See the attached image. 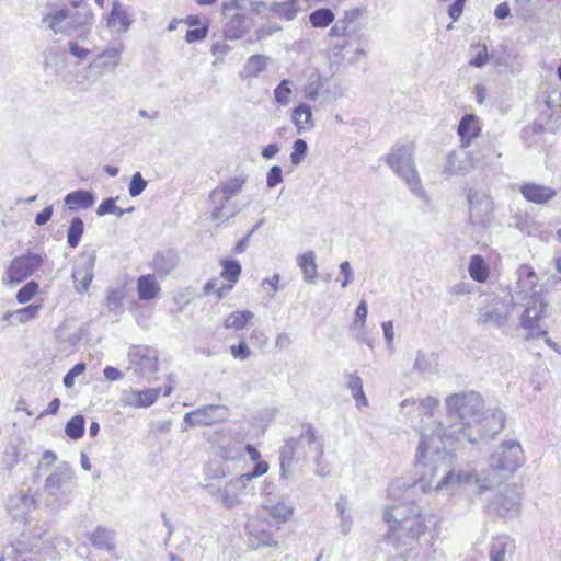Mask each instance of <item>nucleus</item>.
Returning a JSON list of instances; mask_svg holds the SVG:
<instances>
[{"label": "nucleus", "mask_w": 561, "mask_h": 561, "mask_svg": "<svg viewBox=\"0 0 561 561\" xmlns=\"http://www.w3.org/2000/svg\"><path fill=\"white\" fill-rule=\"evenodd\" d=\"M477 421L474 428L470 431L476 437L473 440H467L470 444H474L483 438H492L499 434L504 427L505 414L499 409L490 414H485L483 411Z\"/></svg>", "instance_id": "obj_13"}, {"label": "nucleus", "mask_w": 561, "mask_h": 561, "mask_svg": "<svg viewBox=\"0 0 561 561\" xmlns=\"http://www.w3.org/2000/svg\"><path fill=\"white\" fill-rule=\"evenodd\" d=\"M178 263L179 255L174 250H161L153 256L152 268L159 277L163 278L176 267Z\"/></svg>", "instance_id": "obj_21"}, {"label": "nucleus", "mask_w": 561, "mask_h": 561, "mask_svg": "<svg viewBox=\"0 0 561 561\" xmlns=\"http://www.w3.org/2000/svg\"><path fill=\"white\" fill-rule=\"evenodd\" d=\"M515 551V541L508 536L494 537L489 545L490 561H507Z\"/></svg>", "instance_id": "obj_20"}, {"label": "nucleus", "mask_w": 561, "mask_h": 561, "mask_svg": "<svg viewBox=\"0 0 561 561\" xmlns=\"http://www.w3.org/2000/svg\"><path fill=\"white\" fill-rule=\"evenodd\" d=\"M519 192L527 202L535 204H547L557 195L556 190L536 183L523 184Z\"/></svg>", "instance_id": "obj_19"}, {"label": "nucleus", "mask_w": 561, "mask_h": 561, "mask_svg": "<svg viewBox=\"0 0 561 561\" xmlns=\"http://www.w3.org/2000/svg\"><path fill=\"white\" fill-rule=\"evenodd\" d=\"M160 391V388H151L142 391L133 392L128 401V404L134 408H148L157 401Z\"/></svg>", "instance_id": "obj_33"}, {"label": "nucleus", "mask_w": 561, "mask_h": 561, "mask_svg": "<svg viewBox=\"0 0 561 561\" xmlns=\"http://www.w3.org/2000/svg\"><path fill=\"white\" fill-rule=\"evenodd\" d=\"M268 471V463L264 460H257L255 461V465L252 469V471L243 473L242 476L248 482H251L253 479L259 478L263 474H265Z\"/></svg>", "instance_id": "obj_59"}, {"label": "nucleus", "mask_w": 561, "mask_h": 561, "mask_svg": "<svg viewBox=\"0 0 561 561\" xmlns=\"http://www.w3.org/2000/svg\"><path fill=\"white\" fill-rule=\"evenodd\" d=\"M125 297V291L123 288H112L107 291L106 295V307L112 311H116L122 307V301Z\"/></svg>", "instance_id": "obj_51"}, {"label": "nucleus", "mask_w": 561, "mask_h": 561, "mask_svg": "<svg viewBox=\"0 0 561 561\" xmlns=\"http://www.w3.org/2000/svg\"><path fill=\"white\" fill-rule=\"evenodd\" d=\"M84 431H85V420L80 414L71 417L65 426L66 435L75 440L81 438L84 434Z\"/></svg>", "instance_id": "obj_42"}, {"label": "nucleus", "mask_w": 561, "mask_h": 561, "mask_svg": "<svg viewBox=\"0 0 561 561\" xmlns=\"http://www.w3.org/2000/svg\"><path fill=\"white\" fill-rule=\"evenodd\" d=\"M308 152V142H294V150L290 154V161L294 165L302 162Z\"/></svg>", "instance_id": "obj_58"}, {"label": "nucleus", "mask_w": 561, "mask_h": 561, "mask_svg": "<svg viewBox=\"0 0 561 561\" xmlns=\"http://www.w3.org/2000/svg\"><path fill=\"white\" fill-rule=\"evenodd\" d=\"M293 82L288 79H283L274 90L275 101L280 105H287L289 103V96L291 94Z\"/></svg>", "instance_id": "obj_49"}, {"label": "nucleus", "mask_w": 561, "mask_h": 561, "mask_svg": "<svg viewBox=\"0 0 561 561\" xmlns=\"http://www.w3.org/2000/svg\"><path fill=\"white\" fill-rule=\"evenodd\" d=\"M64 203L68 206L69 210L77 211L79 209H88L95 203V196L92 192L87 190H77L68 193L64 197Z\"/></svg>", "instance_id": "obj_24"}, {"label": "nucleus", "mask_w": 561, "mask_h": 561, "mask_svg": "<svg viewBox=\"0 0 561 561\" xmlns=\"http://www.w3.org/2000/svg\"><path fill=\"white\" fill-rule=\"evenodd\" d=\"M283 182V171L279 165H273L266 176L267 187L273 188Z\"/></svg>", "instance_id": "obj_61"}, {"label": "nucleus", "mask_w": 561, "mask_h": 561, "mask_svg": "<svg viewBox=\"0 0 561 561\" xmlns=\"http://www.w3.org/2000/svg\"><path fill=\"white\" fill-rule=\"evenodd\" d=\"M85 370V364L83 362L77 363L62 379L66 388H71L75 383V378L83 374Z\"/></svg>", "instance_id": "obj_56"}, {"label": "nucleus", "mask_w": 561, "mask_h": 561, "mask_svg": "<svg viewBox=\"0 0 561 561\" xmlns=\"http://www.w3.org/2000/svg\"><path fill=\"white\" fill-rule=\"evenodd\" d=\"M254 313L249 310L234 311L224 322L226 329L242 330L252 320Z\"/></svg>", "instance_id": "obj_39"}, {"label": "nucleus", "mask_w": 561, "mask_h": 561, "mask_svg": "<svg viewBox=\"0 0 561 561\" xmlns=\"http://www.w3.org/2000/svg\"><path fill=\"white\" fill-rule=\"evenodd\" d=\"M467 199L470 222L478 226L488 225L492 220L494 210L490 187L486 185L470 187Z\"/></svg>", "instance_id": "obj_9"}, {"label": "nucleus", "mask_w": 561, "mask_h": 561, "mask_svg": "<svg viewBox=\"0 0 561 561\" xmlns=\"http://www.w3.org/2000/svg\"><path fill=\"white\" fill-rule=\"evenodd\" d=\"M413 151L412 142L402 145L387 154L386 162L404 181L413 195L428 202V195L422 186L421 178L414 164Z\"/></svg>", "instance_id": "obj_5"}, {"label": "nucleus", "mask_w": 561, "mask_h": 561, "mask_svg": "<svg viewBox=\"0 0 561 561\" xmlns=\"http://www.w3.org/2000/svg\"><path fill=\"white\" fill-rule=\"evenodd\" d=\"M347 388L358 405H367L368 401L364 393L363 381L357 373L348 375Z\"/></svg>", "instance_id": "obj_40"}, {"label": "nucleus", "mask_w": 561, "mask_h": 561, "mask_svg": "<svg viewBox=\"0 0 561 561\" xmlns=\"http://www.w3.org/2000/svg\"><path fill=\"white\" fill-rule=\"evenodd\" d=\"M479 142H461L447 156L444 173L448 175L467 173L481 163H490L491 159L482 153Z\"/></svg>", "instance_id": "obj_6"}, {"label": "nucleus", "mask_w": 561, "mask_h": 561, "mask_svg": "<svg viewBox=\"0 0 561 561\" xmlns=\"http://www.w3.org/2000/svg\"><path fill=\"white\" fill-rule=\"evenodd\" d=\"M528 291L525 299V309L520 314L519 325L524 330H528L527 340L539 339L540 336L548 335L547 330L539 328V321L543 317L548 302L537 293Z\"/></svg>", "instance_id": "obj_8"}, {"label": "nucleus", "mask_w": 561, "mask_h": 561, "mask_svg": "<svg viewBox=\"0 0 561 561\" xmlns=\"http://www.w3.org/2000/svg\"><path fill=\"white\" fill-rule=\"evenodd\" d=\"M266 510L268 515L279 523L287 522L294 513V507L284 502L267 506Z\"/></svg>", "instance_id": "obj_45"}, {"label": "nucleus", "mask_w": 561, "mask_h": 561, "mask_svg": "<svg viewBox=\"0 0 561 561\" xmlns=\"http://www.w3.org/2000/svg\"><path fill=\"white\" fill-rule=\"evenodd\" d=\"M90 540L99 550L112 551L115 548L113 533L101 526L91 533Z\"/></svg>", "instance_id": "obj_32"}, {"label": "nucleus", "mask_w": 561, "mask_h": 561, "mask_svg": "<svg viewBox=\"0 0 561 561\" xmlns=\"http://www.w3.org/2000/svg\"><path fill=\"white\" fill-rule=\"evenodd\" d=\"M41 309L39 305H28L14 311L15 322L25 323L38 314Z\"/></svg>", "instance_id": "obj_52"}, {"label": "nucleus", "mask_w": 561, "mask_h": 561, "mask_svg": "<svg viewBox=\"0 0 561 561\" xmlns=\"http://www.w3.org/2000/svg\"><path fill=\"white\" fill-rule=\"evenodd\" d=\"M460 140H472L480 133L478 118L473 114H466L458 124L457 129Z\"/></svg>", "instance_id": "obj_30"}, {"label": "nucleus", "mask_w": 561, "mask_h": 561, "mask_svg": "<svg viewBox=\"0 0 561 561\" xmlns=\"http://www.w3.org/2000/svg\"><path fill=\"white\" fill-rule=\"evenodd\" d=\"M233 197L225 195L221 192L218 194L217 190H213L209 194V202L213 206L211 218L217 221L218 225L229 221L236 217L242 207L237 201H232Z\"/></svg>", "instance_id": "obj_14"}, {"label": "nucleus", "mask_w": 561, "mask_h": 561, "mask_svg": "<svg viewBox=\"0 0 561 561\" xmlns=\"http://www.w3.org/2000/svg\"><path fill=\"white\" fill-rule=\"evenodd\" d=\"M533 0H514V10L523 20H528L533 14Z\"/></svg>", "instance_id": "obj_55"}, {"label": "nucleus", "mask_w": 561, "mask_h": 561, "mask_svg": "<svg viewBox=\"0 0 561 561\" xmlns=\"http://www.w3.org/2000/svg\"><path fill=\"white\" fill-rule=\"evenodd\" d=\"M340 274L343 276L341 280L342 288H346L353 279V270L348 261L340 264Z\"/></svg>", "instance_id": "obj_63"}, {"label": "nucleus", "mask_w": 561, "mask_h": 561, "mask_svg": "<svg viewBox=\"0 0 561 561\" xmlns=\"http://www.w3.org/2000/svg\"><path fill=\"white\" fill-rule=\"evenodd\" d=\"M37 558L32 551H26L25 545L21 541L9 545L3 549L0 561H36Z\"/></svg>", "instance_id": "obj_29"}, {"label": "nucleus", "mask_w": 561, "mask_h": 561, "mask_svg": "<svg viewBox=\"0 0 561 561\" xmlns=\"http://www.w3.org/2000/svg\"><path fill=\"white\" fill-rule=\"evenodd\" d=\"M248 181V176L240 174L229 180L221 182L219 185L215 187L218 191V194L221 192L225 195H229L231 197L237 196L243 188L244 184Z\"/></svg>", "instance_id": "obj_34"}, {"label": "nucleus", "mask_w": 561, "mask_h": 561, "mask_svg": "<svg viewBox=\"0 0 561 561\" xmlns=\"http://www.w3.org/2000/svg\"><path fill=\"white\" fill-rule=\"evenodd\" d=\"M93 22V14L90 11H71L70 10V30L71 35L76 32H78L77 36L79 38H85L88 35V28L87 26L91 25Z\"/></svg>", "instance_id": "obj_27"}, {"label": "nucleus", "mask_w": 561, "mask_h": 561, "mask_svg": "<svg viewBox=\"0 0 561 561\" xmlns=\"http://www.w3.org/2000/svg\"><path fill=\"white\" fill-rule=\"evenodd\" d=\"M249 482L241 474L228 481L224 488H218L214 495L218 496L226 508H233L241 504V494Z\"/></svg>", "instance_id": "obj_15"}, {"label": "nucleus", "mask_w": 561, "mask_h": 561, "mask_svg": "<svg viewBox=\"0 0 561 561\" xmlns=\"http://www.w3.org/2000/svg\"><path fill=\"white\" fill-rule=\"evenodd\" d=\"M201 412V424L204 426L214 425L219 422H225L230 415V410L224 404H206L198 408Z\"/></svg>", "instance_id": "obj_23"}, {"label": "nucleus", "mask_w": 561, "mask_h": 561, "mask_svg": "<svg viewBox=\"0 0 561 561\" xmlns=\"http://www.w3.org/2000/svg\"><path fill=\"white\" fill-rule=\"evenodd\" d=\"M230 353L234 358H239L241 360L248 359L252 354L250 347L243 340L237 345H231Z\"/></svg>", "instance_id": "obj_60"}, {"label": "nucleus", "mask_w": 561, "mask_h": 561, "mask_svg": "<svg viewBox=\"0 0 561 561\" xmlns=\"http://www.w3.org/2000/svg\"><path fill=\"white\" fill-rule=\"evenodd\" d=\"M116 21L119 22L121 27L118 31L122 32H126L131 24V19L128 11L118 1L113 3V8L108 18V24L114 25Z\"/></svg>", "instance_id": "obj_35"}, {"label": "nucleus", "mask_w": 561, "mask_h": 561, "mask_svg": "<svg viewBox=\"0 0 561 561\" xmlns=\"http://www.w3.org/2000/svg\"><path fill=\"white\" fill-rule=\"evenodd\" d=\"M96 262V251L90 250L82 252L79 257L78 262L75 266H77L78 270L83 271L88 274H94V266Z\"/></svg>", "instance_id": "obj_47"}, {"label": "nucleus", "mask_w": 561, "mask_h": 561, "mask_svg": "<svg viewBox=\"0 0 561 561\" xmlns=\"http://www.w3.org/2000/svg\"><path fill=\"white\" fill-rule=\"evenodd\" d=\"M524 462V453L516 440H507L491 455L489 465L491 471L484 480L477 479L481 490H489L510 478Z\"/></svg>", "instance_id": "obj_4"}, {"label": "nucleus", "mask_w": 561, "mask_h": 561, "mask_svg": "<svg viewBox=\"0 0 561 561\" xmlns=\"http://www.w3.org/2000/svg\"><path fill=\"white\" fill-rule=\"evenodd\" d=\"M270 61V57L265 55H252L250 56L239 76L242 80L256 78L262 71H264Z\"/></svg>", "instance_id": "obj_25"}, {"label": "nucleus", "mask_w": 561, "mask_h": 561, "mask_svg": "<svg viewBox=\"0 0 561 561\" xmlns=\"http://www.w3.org/2000/svg\"><path fill=\"white\" fill-rule=\"evenodd\" d=\"M45 254L27 252L14 257L5 271L9 284H20L32 276L44 263Z\"/></svg>", "instance_id": "obj_10"}, {"label": "nucleus", "mask_w": 561, "mask_h": 561, "mask_svg": "<svg viewBox=\"0 0 561 561\" xmlns=\"http://www.w3.org/2000/svg\"><path fill=\"white\" fill-rule=\"evenodd\" d=\"M117 209V206L115 204V199L112 197H108L104 199L96 208V215L98 216H105L112 213H115Z\"/></svg>", "instance_id": "obj_64"}, {"label": "nucleus", "mask_w": 561, "mask_h": 561, "mask_svg": "<svg viewBox=\"0 0 561 561\" xmlns=\"http://www.w3.org/2000/svg\"><path fill=\"white\" fill-rule=\"evenodd\" d=\"M439 401L436 397L427 396L420 401L414 399H405L401 402V408H408L410 405L416 407L420 413L432 415L433 410L438 405Z\"/></svg>", "instance_id": "obj_36"}, {"label": "nucleus", "mask_w": 561, "mask_h": 561, "mask_svg": "<svg viewBox=\"0 0 561 561\" xmlns=\"http://www.w3.org/2000/svg\"><path fill=\"white\" fill-rule=\"evenodd\" d=\"M412 507L419 506L415 503H408L389 506L385 510L383 519L389 526L391 536H393V527H400L409 518Z\"/></svg>", "instance_id": "obj_22"}, {"label": "nucleus", "mask_w": 561, "mask_h": 561, "mask_svg": "<svg viewBox=\"0 0 561 561\" xmlns=\"http://www.w3.org/2000/svg\"><path fill=\"white\" fill-rule=\"evenodd\" d=\"M221 264L222 271L220 273V276L233 285L241 274L242 267L240 262L236 259H230L222 261Z\"/></svg>", "instance_id": "obj_44"}, {"label": "nucleus", "mask_w": 561, "mask_h": 561, "mask_svg": "<svg viewBox=\"0 0 561 561\" xmlns=\"http://www.w3.org/2000/svg\"><path fill=\"white\" fill-rule=\"evenodd\" d=\"M38 291V284L35 280H30L24 286H22L18 293H16V300L20 304H26L31 299L34 298V296Z\"/></svg>", "instance_id": "obj_50"}, {"label": "nucleus", "mask_w": 561, "mask_h": 561, "mask_svg": "<svg viewBox=\"0 0 561 561\" xmlns=\"http://www.w3.org/2000/svg\"><path fill=\"white\" fill-rule=\"evenodd\" d=\"M84 232V222L80 217H73L67 230V243L70 248L75 249L80 243L81 237Z\"/></svg>", "instance_id": "obj_38"}, {"label": "nucleus", "mask_w": 561, "mask_h": 561, "mask_svg": "<svg viewBox=\"0 0 561 561\" xmlns=\"http://www.w3.org/2000/svg\"><path fill=\"white\" fill-rule=\"evenodd\" d=\"M517 284L510 301L497 296L479 305L477 309V324L486 329H500L504 331L508 327L512 310L515 306H522L528 291L535 289L537 276L530 265H520L516 272Z\"/></svg>", "instance_id": "obj_2"}, {"label": "nucleus", "mask_w": 561, "mask_h": 561, "mask_svg": "<svg viewBox=\"0 0 561 561\" xmlns=\"http://www.w3.org/2000/svg\"><path fill=\"white\" fill-rule=\"evenodd\" d=\"M446 423H438L433 434H421L416 449V467H422L421 480L409 485L407 492L424 490L435 484V490L443 491L450 484L470 483V473L455 474L449 470L450 456L440 445L443 438L449 440H473L472 431L484 410V401L476 391L459 392L446 398Z\"/></svg>", "instance_id": "obj_1"}, {"label": "nucleus", "mask_w": 561, "mask_h": 561, "mask_svg": "<svg viewBox=\"0 0 561 561\" xmlns=\"http://www.w3.org/2000/svg\"><path fill=\"white\" fill-rule=\"evenodd\" d=\"M160 289V285L153 274L141 275L137 280V294L140 300L153 299Z\"/></svg>", "instance_id": "obj_28"}, {"label": "nucleus", "mask_w": 561, "mask_h": 561, "mask_svg": "<svg viewBox=\"0 0 561 561\" xmlns=\"http://www.w3.org/2000/svg\"><path fill=\"white\" fill-rule=\"evenodd\" d=\"M489 510L500 517H512L519 511V501L514 492L506 488L504 492L494 495L490 501Z\"/></svg>", "instance_id": "obj_16"}, {"label": "nucleus", "mask_w": 561, "mask_h": 561, "mask_svg": "<svg viewBox=\"0 0 561 561\" xmlns=\"http://www.w3.org/2000/svg\"><path fill=\"white\" fill-rule=\"evenodd\" d=\"M250 23L247 21V16L241 13H236L230 18L224 28V36L226 39H238L248 32Z\"/></svg>", "instance_id": "obj_26"}, {"label": "nucleus", "mask_w": 561, "mask_h": 561, "mask_svg": "<svg viewBox=\"0 0 561 561\" xmlns=\"http://www.w3.org/2000/svg\"><path fill=\"white\" fill-rule=\"evenodd\" d=\"M19 461V449L16 446H8L2 463L8 471H11Z\"/></svg>", "instance_id": "obj_57"}, {"label": "nucleus", "mask_w": 561, "mask_h": 561, "mask_svg": "<svg viewBox=\"0 0 561 561\" xmlns=\"http://www.w3.org/2000/svg\"><path fill=\"white\" fill-rule=\"evenodd\" d=\"M122 48L112 47L96 55L93 61L89 65L91 70H96L99 75L104 72H113L119 65Z\"/></svg>", "instance_id": "obj_17"}, {"label": "nucleus", "mask_w": 561, "mask_h": 561, "mask_svg": "<svg viewBox=\"0 0 561 561\" xmlns=\"http://www.w3.org/2000/svg\"><path fill=\"white\" fill-rule=\"evenodd\" d=\"M306 445H308V447L314 446L319 458H323V439L317 435V431L311 423H302L300 435L286 439L284 445L279 448L280 478H289L293 474V465L300 460H307Z\"/></svg>", "instance_id": "obj_3"}, {"label": "nucleus", "mask_w": 561, "mask_h": 561, "mask_svg": "<svg viewBox=\"0 0 561 561\" xmlns=\"http://www.w3.org/2000/svg\"><path fill=\"white\" fill-rule=\"evenodd\" d=\"M232 289V284H219L218 279H209L205 286L204 291L206 295L215 293L218 298H222L228 291Z\"/></svg>", "instance_id": "obj_53"}, {"label": "nucleus", "mask_w": 561, "mask_h": 561, "mask_svg": "<svg viewBox=\"0 0 561 561\" xmlns=\"http://www.w3.org/2000/svg\"><path fill=\"white\" fill-rule=\"evenodd\" d=\"M334 19V12L329 8L317 9L309 15V21L313 27H327Z\"/></svg>", "instance_id": "obj_41"}, {"label": "nucleus", "mask_w": 561, "mask_h": 561, "mask_svg": "<svg viewBox=\"0 0 561 561\" xmlns=\"http://www.w3.org/2000/svg\"><path fill=\"white\" fill-rule=\"evenodd\" d=\"M207 33H208L207 26H201V27L188 30L185 34V41L187 43L199 42L207 36Z\"/></svg>", "instance_id": "obj_62"}, {"label": "nucleus", "mask_w": 561, "mask_h": 561, "mask_svg": "<svg viewBox=\"0 0 561 561\" xmlns=\"http://www.w3.org/2000/svg\"><path fill=\"white\" fill-rule=\"evenodd\" d=\"M93 276L94 274H88L83 271L78 270L77 266H75L72 271L75 289L78 293L87 291L92 283Z\"/></svg>", "instance_id": "obj_48"}, {"label": "nucleus", "mask_w": 561, "mask_h": 561, "mask_svg": "<svg viewBox=\"0 0 561 561\" xmlns=\"http://www.w3.org/2000/svg\"><path fill=\"white\" fill-rule=\"evenodd\" d=\"M435 523L433 516L422 514L420 507H412L409 518L400 527H393L392 537L402 540L403 543H412L419 540L420 536L427 530L430 524Z\"/></svg>", "instance_id": "obj_11"}, {"label": "nucleus", "mask_w": 561, "mask_h": 561, "mask_svg": "<svg viewBox=\"0 0 561 561\" xmlns=\"http://www.w3.org/2000/svg\"><path fill=\"white\" fill-rule=\"evenodd\" d=\"M323 87L322 78L320 73L312 72L305 85L304 93L308 100H316L319 95L321 88Z\"/></svg>", "instance_id": "obj_46"}, {"label": "nucleus", "mask_w": 561, "mask_h": 561, "mask_svg": "<svg viewBox=\"0 0 561 561\" xmlns=\"http://www.w3.org/2000/svg\"><path fill=\"white\" fill-rule=\"evenodd\" d=\"M298 266L302 271L304 280L307 283H314L317 277V263L316 254L313 251H308L297 257Z\"/></svg>", "instance_id": "obj_31"}, {"label": "nucleus", "mask_w": 561, "mask_h": 561, "mask_svg": "<svg viewBox=\"0 0 561 561\" xmlns=\"http://www.w3.org/2000/svg\"><path fill=\"white\" fill-rule=\"evenodd\" d=\"M311 108L308 104H300L293 112V123L296 126L298 133L302 129H307L308 124L311 119Z\"/></svg>", "instance_id": "obj_43"}, {"label": "nucleus", "mask_w": 561, "mask_h": 561, "mask_svg": "<svg viewBox=\"0 0 561 561\" xmlns=\"http://www.w3.org/2000/svg\"><path fill=\"white\" fill-rule=\"evenodd\" d=\"M469 274L476 282H485L489 276V267L479 255H473L469 262Z\"/></svg>", "instance_id": "obj_37"}, {"label": "nucleus", "mask_w": 561, "mask_h": 561, "mask_svg": "<svg viewBox=\"0 0 561 561\" xmlns=\"http://www.w3.org/2000/svg\"><path fill=\"white\" fill-rule=\"evenodd\" d=\"M70 9L60 8L53 12H49L42 19V23L49 30H51L55 34H62L70 36Z\"/></svg>", "instance_id": "obj_18"}, {"label": "nucleus", "mask_w": 561, "mask_h": 561, "mask_svg": "<svg viewBox=\"0 0 561 561\" xmlns=\"http://www.w3.org/2000/svg\"><path fill=\"white\" fill-rule=\"evenodd\" d=\"M129 367L134 374L150 379L158 370V352L146 345H134L128 351Z\"/></svg>", "instance_id": "obj_12"}, {"label": "nucleus", "mask_w": 561, "mask_h": 561, "mask_svg": "<svg viewBox=\"0 0 561 561\" xmlns=\"http://www.w3.org/2000/svg\"><path fill=\"white\" fill-rule=\"evenodd\" d=\"M77 488L76 473L67 461L59 462L44 482V493L56 501H66Z\"/></svg>", "instance_id": "obj_7"}, {"label": "nucleus", "mask_w": 561, "mask_h": 561, "mask_svg": "<svg viewBox=\"0 0 561 561\" xmlns=\"http://www.w3.org/2000/svg\"><path fill=\"white\" fill-rule=\"evenodd\" d=\"M147 187V181L144 180L140 172H136L129 182L128 192L131 197L139 196Z\"/></svg>", "instance_id": "obj_54"}]
</instances>
